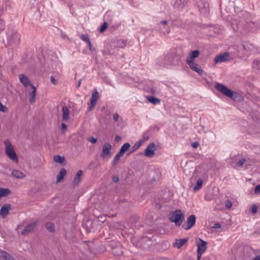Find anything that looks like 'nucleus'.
<instances>
[{
  "label": "nucleus",
  "mask_w": 260,
  "mask_h": 260,
  "mask_svg": "<svg viewBox=\"0 0 260 260\" xmlns=\"http://www.w3.org/2000/svg\"><path fill=\"white\" fill-rule=\"evenodd\" d=\"M112 146L109 142L105 143L102 146V151L100 154V156L104 158L106 156L110 157L111 155V151Z\"/></svg>",
  "instance_id": "8"
},
{
  "label": "nucleus",
  "mask_w": 260,
  "mask_h": 260,
  "mask_svg": "<svg viewBox=\"0 0 260 260\" xmlns=\"http://www.w3.org/2000/svg\"><path fill=\"white\" fill-rule=\"evenodd\" d=\"M12 175L15 178L20 179L23 178L25 177V175L22 172L17 170H13L12 172Z\"/></svg>",
  "instance_id": "24"
},
{
  "label": "nucleus",
  "mask_w": 260,
  "mask_h": 260,
  "mask_svg": "<svg viewBox=\"0 0 260 260\" xmlns=\"http://www.w3.org/2000/svg\"><path fill=\"white\" fill-rule=\"evenodd\" d=\"M203 181L201 179H199L197 180V183L193 187V191H197L199 190L202 186Z\"/></svg>",
  "instance_id": "32"
},
{
  "label": "nucleus",
  "mask_w": 260,
  "mask_h": 260,
  "mask_svg": "<svg viewBox=\"0 0 260 260\" xmlns=\"http://www.w3.org/2000/svg\"><path fill=\"white\" fill-rule=\"evenodd\" d=\"M0 260H16L7 252L0 249Z\"/></svg>",
  "instance_id": "15"
},
{
  "label": "nucleus",
  "mask_w": 260,
  "mask_h": 260,
  "mask_svg": "<svg viewBox=\"0 0 260 260\" xmlns=\"http://www.w3.org/2000/svg\"><path fill=\"white\" fill-rule=\"evenodd\" d=\"M200 54V51L199 50H196L191 51L189 55V56L187 58L189 59L193 60L194 58L197 57Z\"/></svg>",
  "instance_id": "27"
},
{
  "label": "nucleus",
  "mask_w": 260,
  "mask_h": 260,
  "mask_svg": "<svg viewBox=\"0 0 260 260\" xmlns=\"http://www.w3.org/2000/svg\"><path fill=\"white\" fill-rule=\"evenodd\" d=\"M188 238L176 239L175 242L174 243V246L177 248H180L188 241Z\"/></svg>",
  "instance_id": "17"
},
{
  "label": "nucleus",
  "mask_w": 260,
  "mask_h": 260,
  "mask_svg": "<svg viewBox=\"0 0 260 260\" xmlns=\"http://www.w3.org/2000/svg\"><path fill=\"white\" fill-rule=\"evenodd\" d=\"M119 157H121L124 155V153L122 152H121L120 150L116 154Z\"/></svg>",
  "instance_id": "58"
},
{
  "label": "nucleus",
  "mask_w": 260,
  "mask_h": 260,
  "mask_svg": "<svg viewBox=\"0 0 260 260\" xmlns=\"http://www.w3.org/2000/svg\"><path fill=\"white\" fill-rule=\"evenodd\" d=\"M5 28L4 22L3 20L0 18V32Z\"/></svg>",
  "instance_id": "44"
},
{
  "label": "nucleus",
  "mask_w": 260,
  "mask_h": 260,
  "mask_svg": "<svg viewBox=\"0 0 260 260\" xmlns=\"http://www.w3.org/2000/svg\"><path fill=\"white\" fill-rule=\"evenodd\" d=\"M61 126V131H62L66 130L67 128V125L64 123H62Z\"/></svg>",
  "instance_id": "56"
},
{
  "label": "nucleus",
  "mask_w": 260,
  "mask_h": 260,
  "mask_svg": "<svg viewBox=\"0 0 260 260\" xmlns=\"http://www.w3.org/2000/svg\"><path fill=\"white\" fill-rule=\"evenodd\" d=\"M172 54H168L165 55L162 58L159 59L158 61L161 64H169L172 63Z\"/></svg>",
  "instance_id": "16"
},
{
  "label": "nucleus",
  "mask_w": 260,
  "mask_h": 260,
  "mask_svg": "<svg viewBox=\"0 0 260 260\" xmlns=\"http://www.w3.org/2000/svg\"><path fill=\"white\" fill-rule=\"evenodd\" d=\"M252 260H260V255L255 256Z\"/></svg>",
  "instance_id": "60"
},
{
  "label": "nucleus",
  "mask_w": 260,
  "mask_h": 260,
  "mask_svg": "<svg viewBox=\"0 0 260 260\" xmlns=\"http://www.w3.org/2000/svg\"><path fill=\"white\" fill-rule=\"evenodd\" d=\"M6 149V153L8 157L14 161H18V157L14 148L9 140L4 141Z\"/></svg>",
  "instance_id": "4"
},
{
  "label": "nucleus",
  "mask_w": 260,
  "mask_h": 260,
  "mask_svg": "<svg viewBox=\"0 0 260 260\" xmlns=\"http://www.w3.org/2000/svg\"><path fill=\"white\" fill-rule=\"evenodd\" d=\"M87 44H88L89 49L90 50H92V44L90 42V41H89L88 42H87Z\"/></svg>",
  "instance_id": "59"
},
{
  "label": "nucleus",
  "mask_w": 260,
  "mask_h": 260,
  "mask_svg": "<svg viewBox=\"0 0 260 260\" xmlns=\"http://www.w3.org/2000/svg\"><path fill=\"white\" fill-rule=\"evenodd\" d=\"M7 43L9 45L17 44L20 41V35L14 30L8 29L7 31Z\"/></svg>",
  "instance_id": "3"
},
{
  "label": "nucleus",
  "mask_w": 260,
  "mask_h": 260,
  "mask_svg": "<svg viewBox=\"0 0 260 260\" xmlns=\"http://www.w3.org/2000/svg\"><path fill=\"white\" fill-rule=\"evenodd\" d=\"M168 22L167 20H162L158 24V30L164 34H168L170 31V27L168 25Z\"/></svg>",
  "instance_id": "11"
},
{
  "label": "nucleus",
  "mask_w": 260,
  "mask_h": 260,
  "mask_svg": "<svg viewBox=\"0 0 260 260\" xmlns=\"http://www.w3.org/2000/svg\"><path fill=\"white\" fill-rule=\"evenodd\" d=\"M150 138V135L148 133H145L144 134L143 136V141H147Z\"/></svg>",
  "instance_id": "47"
},
{
  "label": "nucleus",
  "mask_w": 260,
  "mask_h": 260,
  "mask_svg": "<svg viewBox=\"0 0 260 260\" xmlns=\"http://www.w3.org/2000/svg\"><path fill=\"white\" fill-rule=\"evenodd\" d=\"M203 253L197 251V260H200Z\"/></svg>",
  "instance_id": "57"
},
{
  "label": "nucleus",
  "mask_w": 260,
  "mask_h": 260,
  "mask_svg": "<svg viewBox=\"0 0 260 260\" xmlns=\"http://www.w3.org/2000/svg\"><path fill=\"white\" fill-rule=\"evenodd\" d=\"M91 103V105L88 107L89 111H91L94 108V106L96 105L95 103Z\"/></svg>",
  "instance_id": "51"
},
{
  "label": "nucleus",
  "mask_w": 260,
  "mask_h": 260,
  "mask_svg": "<svg viewBox=\"0 0 260 260\" xmlns=\"http://www.w3.org/2000/svg\"><path fill=\"white\" fill-rule=\"evenodd\" d=\"M112 180L114 182H117L119 181V177L117 175H114L113 176Z\"/></svg>",
  "instance_id": "50"
},
{
  "label": "nucleus",
  "mask_w": 260,
  "mask_h": 260,
  "mask_svg": "<svg viewBox=\"0 0 260 260\" xmlns=\"http://www.w3.org/2000/svg\"><path fill=\"white\" fill-rule=\"evenodd\" d=\"M255 193L260 194V185L256 186L254 189Z\"/></svg>",
  "instance_id": "49"
},
{
  "label": "nucleus",
  "mask_w": 260,
  "mask_h": 260,
  "mask_svg": "<svg viewBox=\"0 0 260 260\" xmlns=\"http://www.w3.org/2000/svg\"><path fill=\"white\" fill-rule=\"evenodd\" d=\"M143 248H146L147 247H145L144 246H143Z\"/></svg>",
  "instance_id": "62"
},
{
  "label": "nucleus",
  "mask_w": 260,
  "mask_h": 260,
  "mask_svg": "<svg viewBox=\"0 0 260 260\" xmlns=\"http://www.w3.org/2000/svg\"><path fill=\"white\" fill-rule=\"evenodd\" d=\"M83 174L82 170H80L77 171L74 179V183L76 185H78L80 182V178Z\"/></svg>",
  "instance_id": "25"
},
{
  "label": "nucleus",
  "mask_w": 260,
  "mask_h": 260,
  "mask_svg": "<svg viewBox=\"0 0 260 260\" xmlns=\"http://www.w3.org/2000/svg\"><path fill=\"white\" fill-rule=\"evenodd\" d=\"M50 81H51V83L54 85H56L57 82V80L55 79V78L53 76H51L50 77Z\"/></svg>",
  "instance_id": "48"
},
{
  "label": "nucleus",
  "mask_w": 260,
  "mask_h": 260,
  "mask_svg": "<svg viewBox=\"0 0 260 260\" xmlns=\"http://www.w3.org/2000/svg\"><path fill=\"white\" fill-rule=\"evenodd\" d=\"M243 25L244 29L248 31L254 32L259 28V24L258 23L250 20L246 21L244 24L242 23L241 25ZM239 25H241V24H239Z\"/></svg>",
  "instance_id": "5"
},
{
  "label": "nucleus",
  "mask_w": 260,
  "mask_h": 260,
  "mask_svg": "<svg viewBox=\"0 0 260 260\" xmlns=\"http://www.w3.org/2000/svg\"><path fill=\"white\" fill-rule=\"evenodd\" d=\"M189 0H171V6L177 11H181L187 5Z\"/></svg>",
  "instance_id": "6"
},
{
  "label": "nucleus",
  "mask_w": 260,
  "mask_h": 260,
  "mask_svg": "<svg viewBox=\"0 0 260 260\" xmlns=\"http://www.w3.org/2000/svg\"><path fill=\"white\" fill-rule=\"evenodd\" d=\"M199 10L201 13L205 16L207 15L209 11V5L206 2H201L199 5Z\"/></svg>",
  "instance_id": "12"
},
{
  "label": "nucleus",
  "mask_w": 260,
  "mask_h": 260,
  "mask_svg": "<svg viewBox=\"0 0 260 260\" xmlns=\"http://www.w3.org/2000/svg\"><path fill=\"white\" fill-rule=\"evenodd\" d=\"M62 120L66 122L69 119V111L66 106H63L62 108Z\"/></svg>",
  "instance_id": "22"
},
{
  "label": "nucleus",
  "mask_w": 260,
  "mask_h": 260,
  "mask_svg": "<svg viewBox=\"0 0 260 260\" xmlns=\"http://www.w3.org/2000/svg\"><path fill=\"white\" fill-rule=\"evenodd\" d=\"M121 140V137L118 135H117L115 137V141L116 142H119Z\"/></svg>",
  "instance_id": "55"
},
{
  "label": "nucleus",
  "mask_w": 260,
  "mask_h": 260,
  "mask_svg": "<svg viewBox=\"0 0 260 260\" xmlns=\"http://www.w3.org/2000/svg\"><path fill=\"white\" fill-rule=\"evenodd\" d=\"M156 150V146L154 143H150L145 149L144 154L148 158H152L155 154V151Z\"/></svg>",
  "instance_id": "7"
},
{
  "label": "nucleus",
  "mask_w": 260,
  "mask_h": 260,
  "mask_svg": "<svg viewBox=\"0 0 260 260\" xmlns=\"http://www.w3.org/2000/svg\"><path fill=\"white\" fill-rule=\"evenodd\" d=\"M11 193L8 188H0V199L3 197H6Z\"/></svg>",
  "instance_id": "29"
},
{
  "label": "nucleus",
  "mask_w": 260,
  "mask_h": 260,
  "mask_svg": "<svg viewBox=\"0 0 260 260\" xmlns=\"http://www.w3.org/2000/svg\"><path fill=\"white\" fill-rule=\"evenodd\" d=\"M120 158V157L116 154V155L115 156V157L113 159V160L112 161V165L115 166L116 165H117L118 164V161H119Z\"/></svg>",
  "instance_id": "39"
},
{
  "label": "nucleus",
  "mask_w": 260,
  "mask_h": 260,
  "mask_svg": "<svg viewBox=\"0 0 260 260\" xmlns=\"http://www.w3.org/2000/svg\"><path fill=\"white\" fill-rule=\"evenodd\" d=\"M45 227L47 229V230L49 231L50 232H53L55 230V226L54 224L52 222H47L45 224Z\"/></svg>",
  "instance_id": "31"
},
{
  "label": "nucleus",
  "mask_w": 260,
  "mask_h": 260,
  "mask_svg": "<svg viewBox=\"0 0 260 260\" xmlns=\"http://www.w3.org/2000/svg\"><path fill=\"white\" fill-rule=\"evenodd\" d=\"M53 159L55 162H58L60 164H63L65 161V158L59 155H54Z\"/></svg>",
  "instance_id": "30"
},
{
  "label": "nucleus",
  "mask_w": 260,
  "mask_h": 260,
  "mask_svg": "<svg viewBox=\"0 0 260 260\" xmlns=\"http://www.w3.org/2000/svg\"><path fill=\"white\" fill-rule=\"evenodd\" d=\"M88 141L92 144H95L97 142V139L91 136L88 138Z\"/></svg>",
  "instance_id": "45"
},
{
  "label": "nucleus",
  "mask_w": 260,
  "mask_h": 260,
  "mask_svg": "<svg viewBox=\"0 0 260 260\" xmlns=\"http://www.w3.org/2000/svg\"><path fill=\"white\" fill-rule=\"evenodd\" d=\"M199 145V143L198 142H193L191 144V146L193 148H197Z\"/></svg>",
  "instance_id": "52"
},
{
  "label": "nucleus",
  "mask_w": 260,
  "mask_h": 260,
  "mask_svg": "<svg viewBox=\"0 0 260 260\" xmlns=\"http://www.w3.org/2000/svg\"><path fill=\"white\" fill-rule=\"evenodd\" d=\"M141 143L140 142H137L132 147V150L130 152V153H132L137 149H138L141 146Z\"/></svg>",
  "instance_id": "37"
},
{
  "label": "nucleus",
  "mask_w": 260,
  "mask_h": 260,
  "mask_svg": "<svg viewBox=\"0 0 260 260\" xmlns=\"http://www.w3.org/2000/svg\"><path fill=\"white\" fill-rule=\"evenodd\" d=\"M10 206H3L0 209V215L5 217L9 214V210H10Z\"/></svg>",
  "instance_id": "19"
},
{
  "label": "nucleus",
  "mask_w": 260,
  "mask_h": 260,
  "mask_svg": "<svg viewBox=\"0 0 260 260\" xmlns=\"http://www.w3.org/2000/svg\"><path fill=\"white\" fill-rule=\"evenodd\" d=\"M220 227H221V225L219 223H214V224L213 226V228L217 229L220 228Z\"/></svg>",
  "instance_id": "54"
},
{
  "label": "nucleus",
  "mask_w": 260,
  "mask_h": 260,
  "mask_svg": "<svg viewBox=\"0 0 260 260\" xmlns=\"http://www.w3.org/2000/svg\"><path fill=\"white\" fill-rule=\"evenodd\" d=\"M225 206L227 208H230L232 206V203L230 200H226L225 203Z\"/></svg>",
  "instance_id": "46"
},
{
  "label": "nucleus",
  "mask_w": 260,
  "mask_h": 260,
  "mask_svg": "<svg viewBox=\"0 0 260 260\" xmlns=\"http://www.w3.org/2000/svg\"><path fill=\"white\" fill-rule=\"evenodd\" d=\"M81 79H80V80L78 81V83H77V85H76V87H77V88H78V87L80 86V85H81Z\"/></svg>",
  "instance_id": "61"
},
{
  "label": "nucleus",
  "mask_w": 260,
  "mask_h": 260,
  "mask_svg": "<svg viewBox=\"0 0 260 260\" xmlns=\"http://www.w3.org/2000/svg\"><path fill=\"white\" fill-rule=\"evenodd\" d=\"M142 242H147L149 243H151V240L149 239H148L147 237H144L142 239Z\"/></svg>",
  "instance_id": "53"
},
{
  "label": "nucleus",
  "mask_w": 260,
  "mask_h": 260,
  "mask_svg": "<svg viewBox=\"0 0 260 260\" xmlns=\"http://www.w3.org/2000/svg\"><path fill=\"white\" fill-rule=\"evenodd\" d=\"M80 39L82 41L86 42L87 43L90 41L89 38L86 35L83 34L81 35Z\"/></svg>",
  "instance_id": "40"
},
{
  "label": "nucleus",
  "mask_w": 260,
  "mask_h": 260,
  "mask_svg": "<svg viewBox=\"0 0 260 260\" xmlns=\"http://www.w3.org/2000/svg\"><path fill=\"white\" fill-rule=\"evenodd\" d=\"M186 62L189 65L190 68L198 73L199 75H202L204 73L203 70H202L201 67L196 63L193 60L186 59Z\"/></svg>",
  "instance_id": "9"
},
{
  "label": "nucleus",
  "mask_w": 260,
  "mask_h": 260,
  "mask_svg": "<svg viewBox=\"0 0 260 260\" xmlns=\"http://www.w3.org/2000/svg\"><path fill=\"white\" fill-rule=\"evenodd\" d=\"M66 170L64 168L60 169L58 174L56 176V181L57 182H60L66 174Z\"/></svg>",
  "instance_id": "23"
},
{
  "label": "nucleus",
  "mask_w": 260,
  "mask_h": 260,
  "mask_svg": "<svg viewBox=\"0 0 260 260\" xmlns=\"http://www.w3.org/2000/svg\"><path fill=\"white\" fill-rule=\"evenodd\" d=\"M215 88L225 96L234 101H239L242 100L243 99L240 94L229 89L223 84L217 83L215 85Z\"/></svg>",
  "instance_id": "1"
},
{
  "label": "nucleus",
  "mask_w": 260,
  "mask_h": 260,
  "mask_svg": "<svg viewBox=\"0 0 260 260\" xmlns=\"http://www.w3.org/2000/svg\"><path fill=\"white\" fill-rule=\"evenodd\" d=\"M32 91L29 93V102L30 103H34L36 98V88L31 85Z\"/></svg>",
  "instance_id": "18"
},
{
  "label": "nucleus",
  "mask_w": 260,
  "mask_h": 260,
  "mask_svg": "<svg viewBox=\"0 0 260 260\" xmlns=\"http://www.w3.org/2000/svg\"><path fill=\"white\" fill-rule=\"evenodd\" d=\"M257 211V206L255 204H253L251 206V212L255 214Z\"/></svg>",
  "instance_id": "43"
},
{
  "label": "nucleus",
  "mask_w": 260,
  "mask_h": 260,
  "mask_svg": "<svg viewBox=\"0 0 260 260\" xmlns=\"http://www.w3.org/2000/svg\"><path fill=\"white\" fill-rule=\"evenodd\" d=\"M8 111L7 107L0 103V111L6 112Z\"/></svg>",
  "instance_id": "42"
},
{
  "label": "nucleus",
  "mask_w": 260,
  "mask_h": 260,
  "mask_svg": "<svg viewBox=\"0 0 260 260\" xmlns=\"http://www.w3.org/2000/svg\"><path fill=\"white\" fill-rule=\"evenodd\" d=\"M246 160L245 158L241 159L236 162V165L239 167H242L246 162Z\"/></svg>",
  "instance_id": "38"
},
{
  "label": "nucleus",
  "mask_w": 260,
  "mask_h": 260,
  "mask_svg": "<svg viewBox=\"0 0 260 260\" xmlns=\"http://www.w3.org/2000/svg\"><path fill=\"white\" fill-rule=\"evenodd\" d=\"M99 96V92L96 90H95L92 93V96H91V98L90 99V103L96 104Z\"/></svg>",
  "instance_id": "26"
},
{
  "label": "nucleus",
  "mask_w": 260,
  "mask_h": 260,
  "mask_svg": "<svg viewBox=\"0 0 260 260\" xmlns=\"http://www.w3.org/2000/svg\"><path fill=\"white\" fill-rule=\"evenodd\" d=\"M113 118L115 122H119V120L122 121V118L119 116L117 113L113 114Z\"/></svg>",
  "instance_id": "36"
},
{
  "label": "nucleus",
  "mask_w": 260,
  "mask_h": 260,
  "mask_svg": "<svg viewBox=\"0 0 260 260\" xmlns=\"http://www.w3.org/2000/svg\"><path fill=\"white\" fill-rule=\"evenodd\" d=\"M108 24L107 22H104L103 25H102L101 28H100V31L101 32H103L108 27Z\"/></svg>",
  "instance_id": "41"
},
{
  "label": "nucleus",
  "mask_w": 260,
  "mask_h": 260,
  "mask_svg": "<svg viewBox=\"0 0 260 260\" xmlns=\"http://www.w3.org/2000/svg\"><path fill=\"white\" fill-rule=\"evenodd\" d=\"M126 41L122 40V39H120L117 41L116 45H117V47H118L123 48L125 46V45H126Z\"/></svg>",
  "instance_id": "34"
},
{
  "label": "nucleus",
  "mask_w": 260,
  "mask_h": 260,
  "mask_svg": "<svg viewBox=\"0 0 260 260\" xmlns=\"http://www.w3.org/2000/svg\"><path fill=\"white\" fill-rule=\"evenodd\" d=\"M19 80L20 82L25 87L30 84L29 80L24 74H20L19 75Z\"/></svg>",
  "instance_id": "20"
},
{
  "label": "nucleus",
  "mask_w": 260,
  "mask_h": 260,
  "mask_svg": "<svg viewBox=\"0 0 260 260\" xmlns=\"http://www.w3.org/2000/svg\"><path fill=\"white\" fill-rule=\"evenodd\" d=\"M252 68L256 70H260V60H254L252 63Z\"/></svg>",
  "instance_id": "35"
},
{
  "label": "nucleus",
  "mask_w": 260,
  "mask_h": 260,
  "mask_svg": "<svg viewBox=\"0 0 260 260\" xmlns=\"http://www.w3.org/2000/svg\"><path fill=\"white\" fill-rule=\"evenodd\" d=\"M198 240L199 241L197 242V251L204 253L207 249V242L201 238H199Z\"/></svg>",
  "instance_id": "13"
},
{
  "label": "nucleus",
  "mask_w": 260,
  "mask_h": 260,
  "mask_svg": "<svg viewBox=\"0 0 260 260\" xmlns=\"http://www.w3.org/2000/svg\"><path fill=\"white\" fill-rule=\"evenodd\" d=\"M170 220L174 222L176 226H180L184 220V214L180 210H176L170 214Z\"/></svg>",
  "instance_id": "2"
},
{
  "label": "nucleus",
  "mask_w": 260,
  "mask_h": 260,
  "mask_svg": "<svg viewBox=\"0 0 260 260\" xmlns=\"http://www.w3.org/2000/svg\"><path fill=\"white\" fill-rule=\"evenodd\" d=\"M147 99L150 103L154 105H157L160 104V100L159 99L154 97L153 96L150 95L149 96H148Z\"/></svg>",
  "instance_id": "28"
},
{
  "label": "nucleus",
  "mask_w": 260,
  "mask_h": 260,
  "mask_svg": "<svg viewBox=\"0 0 260 260\" xmlns=\"http://www.w3.org/2000/svg\"><path fill=\"white\" fill-rule=\"evenodd\" d=\"M196 223V216L194 215H189L186 220V223L182 224V228L185 230L190 229Z\"/></svg>",
  "instance_id": "10"
},
{
  "label": "nucleus",
  "mask_w": 260,
  "mask_h": 260,
  "mask_svg": "<svg viewBox=\"0 0 260 260\" xmlns=\"http://www.w3.org/2000/svg\"><path fill=\"white\" fill-rule=\"evenodd\" d=\"M229 56V53H225L224 54H221L215 57L214 63H217L219 62H225L228 60Z\"/></svg>",
  "instance_id": "14"
},
{
  "label": "nucleus",
  "mask_w": 260,
  "mask_h": 260,
  "mask_svg": "<svg viewBox=\"0 0 260 260\" xmlns=\"http://www.w3.org/2000/svg\"><path fill=\"white\" fill-rule=\"evenodd\" d=\"M131 145L129 143H124L120 148V150L124 153L130 147Z\"/></svg>",
  "instance_id": "33"
},
{
  "label": "nucleus",
  "mask_w": 260,
  "mask_h": 260,
  "mask_svg": "<svg viewBox=\"0 0 260 260\" xmlns=\"http://www.w3.org/2000/svg\"><path fill=\"white\" fill-rule=\"evenodd\" d=\"M36 224L34 223H30V224H28L25 229L22 231V234L25 235L26 234L30 232H31L35 227Z\"/></svg>",
  "instance_id": "21"
}]
</instances>
